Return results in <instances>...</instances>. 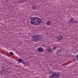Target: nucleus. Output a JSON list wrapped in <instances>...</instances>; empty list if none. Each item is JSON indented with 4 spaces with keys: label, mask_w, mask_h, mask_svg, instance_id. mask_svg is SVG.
I'll list each match as a JSON object with an SVG mask.
<instances>
[{
    "label": "nucleus",
    "mask_w": 78,
    "mask_h": 78,
    "mask_svg": "<svg viewBox=\"0 0 78 78\" xmlns=\"http://www.w3.org/2000/svg\"><path fill=\"white\" fill-rule=\"evenodd\" d=\"M51 51V50H50V49H49V51Z\"/></svg>",
    "instance_id": "nucleus-13"
},
{
    "label": "nucleus",
    "mask_w": 78,
    "mask_h": 78,
    "mask_svg": "<svg viewBox=\"0 0 78 78\" xmlns=\"http://www.w3.org/2000/svg\"><path fill=\"white\" fill-rule=\"evenodd\" d=\"M18 61L19 63L22 62L23 63V64H27V63L22 58H19V59L18 60Z\"/></svg>",
    "instance_id": "nucleus-4"
},
{
    "label": "nucleus",
    "mask_w": 78,
    "mask_h": 78,
    "mask_svg": "<svg viewBox=\"0 0 78 78\" xmlns=\"http://www.w3.org/2000/svg\"><path fill=\"white\" fill-rule=\"evenodd\" d=\"M53 48L54 49V50H55V49H56V46H55Z\"/></svg>",
    "instance_id": "nucleus-11"
},
{
    "label": "nucleus",
    "mask_w": 78,
    "mask_h": 78,
    "mask_svg": "<svg viewBox=\"0 0 78 78\" xmlns=\"http://www.w3.org/2000/svg\"><path fill=\"white\" fill-rule=\"evenodd\" d=\"M10 54L11 55H14V54L12 53V52H10Z\"/></svg>",
    "instance_id": "nucleus-10"
},
{
    "label": "nucleus",
    "mask_w": 78,
    "mask_h": 78,
    "mask_svg": "<svg viewBox=\"0 0 78 78\" xmlns=\"http://www.w3.org/2000/svg\"><path fill=\"white\" fill-rule=\"evenodd\" d=\"M63 37L61 35H59L57 37V39L59 41L62 39Z\"/></svg>",
    "instance_id": "nucleus-6"
},
{
    "label": "nucleus",
    "mask_w": 78,
    "mask_h": 78,
    "mask_svg": "<svg viewBox=\"0 0 78 78\" xmlns=\"http://www.w3.org/2000/svg\"><path fill=\"white\" fill-rule=\"evenodd\" d=\"M30 19V22L32 25H37V23L39 24L42 22L41 19L37 17H31Z\"/></svg>",
    "instance_id": "nucleus-1"
},
{
    "label": "nucleus",
    "mask_w": 78,
    "mask_h": 78,
    "mask_svg": "<svg viewBox=\"0 0 78 78\" xmlns=\"http://www.w3.org/2000/svg\"><path fill=\"white\" fill-rule=\"evenodd\" d=\"M37 50L39 52H43L44 51V49L42 48L41 47L37 49Z\"/></svg>",
    "instance_id": "nucleus-5"
},
{
    "label": "nucleus",
    "mask_w": 78,
    "mask_h": 78,
    "mask_svg": "<svg viewBox=\"0 0 78 78\" xmlns=\"http://www.w3.org/2000/svg\"><path fill=\"white\" fill-rule=\"evenodd\" d=\"M70 21H71V22H72V21H73V18H71L70 19Z\"/></svg>",
    "instance_id": "nucleus-9"
},
{
    "label": "nucleus",
    "mask_w": 78,
    "mask_h": 78,
    "mask_svg": "<svg viewBox=\"0 0 78 78\" xmlns=\"http://www.w3.org/2000/svg\"><path fill=\"white\" fill-rule=\"evenodd\" d=\"M32 9H36V6H33L32 7Z\"/></svg>",
    "instance_id": "nucleus-8"
},
{
    "label": "nucleus",
    "mask_w": 78,
    "mask_h": 78,
    "mask_svg": "<svg viewBox=\"0 0 78 78\" xmlns=\"http://www.w3.org/2000/svg\"><path fill=\"white\" fill-rule=\"evenodd\" d=\"M51 73L52 75L49 76V77L50 78H59V74L58 73L52 71L49 72V74H51Z\"/></svg>",
    "instance_id": "nucleus-2"
},
{
    "label": "nucleus",
    "mask_w": 78,
    "mask_h": 78,
    "mask_svg": "<svg viewBox=\"0 0 78 78\" xmlns=\"http://www.w3.org/2000/svg\"><path fill=\"white\" fill-rule=\"evenodd\" d=\"M72 23H75V22H72Z\"/></svg>",
    "instance_id": "nucleus-14"
},
{
    "label": "nucleus",
    "mask_w": 78,
    "mask_h": 78,
    "mask_svg": "<svg viewBox=\"0 0 78 78\" xmlns=\"http://www.w3.org/2000/svg\"><path fill=\"white\" fill-rule=\"evenodd\" d=\"M40 37H41L39 35H34L32 37L31 41H33V42H38V41H40Z\"/></svg>",
    "instance_id": "nucleus-3"
},
{
    "label": "nucleus",
    "mask_w": 78,
    "mask_h": 78,
    "mask_svg": "<svg viewBox=\"0 0 78 78\" xmlns=\"http://www.w3.org/2000/svg\"><path fill=\"white\" fill-rule=\"evenodd\" d=\"M46 24L48 26L50 25H51V22L47 21Z\"/></svg>",
    "instance_id": "nucleus-7"
},
{
    "label": "nucleus",
    "mask_w": 78,
    "mask_h": 78,
    "mask_svg": "<svg viewBox=\"0 0 78 78\" xmlns=\"http://www.w3.org/2000/svg\"><path fill=\"white\" fill-rule=\"evenodd\" d=\"M76 58H77V60H78V54L76 56Z\"/></svg>",
    "instance_id": "nucleus-12"
},
{
    "label": "nucleus",
    "mask_w": 78,
    "mask_h": 78,
    "mask_svg": "<svg viewBox=\"0 0 78 78\" xmlns=\"http://www.w3.org/2000/svg\"><path fill=\"white\" fill-rule=\"evenodd\" d=\"M51 52H52V51H51Z\"/></svg>",
    "instance_id": "nucleus-15"
}]
</instances>
